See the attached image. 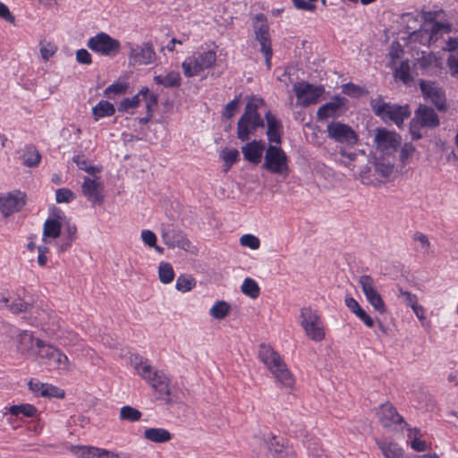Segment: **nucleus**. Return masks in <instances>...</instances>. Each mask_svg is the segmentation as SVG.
<instances>
[{"mask_svg":"<svg viewBox=\"0 0 458 458\" xmlns=\"http://www.w3.org/2000/svg\"><path fill=\"white\" fill-rule=\"evenodd\" d=\"M258 355L281 386L286 388L293 386L295 381L293 374L280 354L271 345L261 344L259 346Z\"/></svg>","mask_w":458,"mask_h":458,"instance_id":"nucleus-1","label":"nucleus"},{"mask_svg":"<svg viewBox=\"0 0 458 458\" xmlns=\"http://www.w3.org/2000/svg\"><path fill=\"white\" fill-rule=\"evenodd\" d=\"M369 106L374 114L379 117L384 123H393L397 127L403 124L405 119L411 114L408 104L399 105L395 103L386 102L382 96L371 98Z\"/></svg>","mask_w":458,"mask_h":458,"instance_id":"nucleus-2","label":"nucleus"},{"mask_svg":"<svg viewBox=\"0 0 458 458\" xmlns=\"http://www.w3.org/2000/svg\"><path fill=\"white\" fill-rule=\"evenodd\" d=\"M36 357L41 365L54 369H68L69 359L59 349L40 339H36Z\"/></svg>","mask_w":458,"mask_h":458,"instance_id":"nucleus-3","label":"nucleus"},{"mask_svg":"<svg viewBox=\"0 0 458 458\" xmlns=\"http://www.w3.org/2000/svg\"><path fill=\"white\" fill-rule=\"evenodd\" d=\"M253 29L255 39L260 44V51L265 56V63L267 69L271 68L273 55L269 26L267 17L263 13H258L253 18Z\"/></svg>","mask_w":458,"mask_h":458,"instance_id":"nucleus-4","label":"nucleus"},{"mask_svg":"<svg viewBox=\"0 0 458 458\" xmlns=\"http://www.w3.org/2000/svg\"><path fill=\"white\" fill-rule=\"evenodd\" d=\"M300 323L310 340L321 342L325 338L323 321L317 311L310 307L301 310Z\"/></svg>","mask_w":458,"mask_h":458,"instance_id":"nucleus-5","label":"nucleus"},{"mask_svg":"<svg viewBox=\"0 0 458 458\" xmlns=\"http://www.w3.org/2000/svg\"><path fill=\"white\" fill-rule=\"evenodd\" d=\"M262 169L276 174H288V157L281 147L268 145L266 148Z\"/></svg>","mask_w":458,"mask_h":458,"instance_id":"nucleus-6","label":"nucleus"},{"mask_svg":"<svg viewBox=\"0 0 458 458\" xmlns=\"http://www.w3.org/2000/svg\"><path fill=\"white\" fill-rule=\"evenodd\" d=\"M87 47L95 53L104 56H114L121 48L120 42L105 32H98L91 37Z\"/></svg>","mask_w":458,"mask_h":458,"instance_id":"nucleus-7","label":"nucleus"},{"mask_svg":"<svg viewBox=\"0 0 458 458\" xmlns=\"http://www.w3.org/2000/svg\"><path fill=\"white\" fill-rule=\"evenodd\" d=\"M328 138L337 143L354 146L358 142V135L353 129L340 122H331L327 126Z\"/></svg>","mask_w":458,"mask_h":458,"instance_id":"nucleus-8","label":"nucleus"},{"mask_svg":"<svg viewBox=\"0 0 458 458\" xmlns=\"http://www.w3.org/2000/svg\"><path fill=\"white\" fill-rule=\"evenodd\" d=\"M161 237L164 243L170 249L179 248L185 251H191V241L180 229H176L170 225H163Z\"/></svg>","mask_w":458,"mask_h":458,"instance_id":"nucleus-9","label":"nucleus"},{"mask_svg":"<svg viewBox=\"0 0 458 458\" xmlns=\"http://www.w3.org/2000/svg\"><path fill=\"white\" fill-rule=\"evenodd\" d=\"M26 205V194L14 191L6 194L0 193V211L4 217H9L21 210Z\"/></svg>","mask_w":458,"mask_h":458,"instance_id":"nucleus-10","label":"nucleus"},{"mask_svg":"<svg viewBox=\"0 0 458 458\" xmlns=\"http://www.w3.org/2000/svg\"><path fill=\"white\" fill-rule=\"evenodd\" d=\"M359 284L367 301L374 310L380 314L385 313L386 311V307L381 295L375 288L374 279L369 275H362L359 278Z\"/></svg>","mask_w":458,"mask_h":458,"instance_id":"nucleus-11","label":"nucleus"},{"mask_svg":"<svg viewBox=\"0 0 458 458\" xmlns=\"http://www.w3.org/2000/svg\"><path fill=\"white\" fill-rule=\"evenodd\" d=\"M296 98L302 106L316 104L324 92L323 86H315L309 82H297L293 85Z\"/></svg>","mask_w":458,"mask_h":458,"instance_id":"nucleus-12","label":"nucleus"},{"mask_svg":"<svg viewBox=\"0 0 458 458\" xmlns=\"http://www.w3.org/2000/svg\"><path fill=\"white\" fill-rule=\"evenodd\" d=\"M419 85L424 98L430 99L438 111L445 112L447 110L445 93L436 82L420 80Z\"/></svg>","mask_w":458,"mask_h":458,"instance_id":"nucleus-13","label":"nucleus"},{"mask_svg":"<svg viewBox=\"0 0 458 458\" xmlns=\"http://www.w3.org/2000/svg\"><path fill=\"white\" fill-rule=\"evenodd\" d=\"M413 123H418L422 128L433 130L440 125V119L434 108L424 104H420L414 111L411 118Z\"/></svg>","mask_w":458,"mask_h":458,"instance_id":"nucleus-14","label":"nucleus"},{"mask_svg":"<svg viewBox=\"0 0 458 458\" xmlns=\"http://www.w3.org/2000/svg\"><path fill=\"white\" fill-rule=\"evenodd\" d=\"M347 99L339 95H335L332 99L318 107L317 111L318 120L323 121L329 117H339L344 111Z\"/></svg>","mask_w":458,"mask_h":458,"instance_id":"nucleus-15","label":"nucleus"},{"mask_svg":"<svg viewBox=\"0 0 458 458\" xmlns=\"http://www.w3.org/2000/svg\"><path fill=\"white\" fill-rule=\"evenodd\" d=\"M81 191L86 199L94 206L103 204L105 196L103 194L104 185L102 182L89 177H84Z\"/></svg>","mask_w":458,"mask_h":458,"instance_id":"nucleus-16","label":"nucleus"},{"mask_svg":"<svg viewBox=\"0 0 458 458\" xmlns=\"http://www.w3.org/2000/svg\"><path fill=\"white\" fill-rule=\"evenodd\" d=\"M377 416L381 425L386 428H396L398 425L407 423L403 418L396 411V409L391 403L382 404L378 411Z\"/></svg>","mask_w":458,"mask_h":458,"instance_id":"nucleus-17","label":"nucleus"},{"mask_svg":"<svg viewBox=\"0 0 458 458\" xmlns=\"http://www.w3.org/2000/svg\"><path fill=\"white\" fill-rule=\"evenodd\" d=\"M374 142L381 151L395 150L400 144V136L386 128H377Z\"/></svg>","mask_w":458,"mask_h":458,"instance_id":"nucleus-18","label":"nucleus"},{"mask_svg":"<svg viewBox=\"0 0 458 458\" xmlns=\"http://www.w3.org/2000/svg\"><path fill=\"white\" fill-rule=\"evenodd\" d=\"M156 58V53L150 43L131 47L129 59L132 64H148Z\"/></svg>","mask_w":458,"mask_h":458,"instance_id":"nucleus-19","label":"nucleus"},{"mask_svg":"<svg viewBox=\"0 0 458 458\" xmlns=\"http://www.w3.org/2000/svg\"><path fill=\"white\" fill-rule=\"evenodd\" d=\"M264 150L265 142L262 140H253L242 147L244 159L253 165H259L261 162Z\"/></svg>","mask_w":458,"mask_h":458,"instance_id":"nucleus-20","label":"nucleus"},{"mask_svg":"<svg viewBox=\"0 0 458 458\" xmlns=\"http://www.w3.org/2000/svg\"><path fill=\"white\" fill-rule=\"evenodd\" d=\"M269 454L273 458H294L291 448L284 444V439L271 436L266 440Z\"/></svg>","mask_w":458,"mask_h":458,"instance_id":"nucleus-21","label":"nucleus"},{"mask_svg":"<svg viewBox=\"0 0 458 458\" xmlns=\"http://www.w3.org/2000/svg\"><path fill=\"white\" fill-rule=\"evenodd\" d=\"M265 119L267 125V140L269 143H276V145L281 144L283 130V124L281 121L277 120L276 116L271 113V111H267L266 113Z\"/></svg>","mask_w":458,"mask_h":458,"instance_id":"nucleus-22","label":"nucleus"},{"mask_svg":"<svg viewBox=\"0 0 458 458\" xmlns=\"http://www.w3.org/2000/svg\"><path fill=\"white\" fill-rule=\"evenodd\" d=\"M62 211L57 210L56 213H55V218L53 219H47L44 223V228H43V236L46 238H52L55 239L57 238L61 233L62 225L59 221V219L62 218Z\"/></svg>","mask_w":458,"mask_h":458,"instance_id":"nucleus-23","label":"nucleus"},{"mask_svg":"<svg viewBox=\"0 0 458 458\" xmlns=\"http://www.w3.org/2000/svg\"><path fill=\"white\" fill-rule=\"evenodd\" d=\"M377 445L386 458H409L396 443L377 440Z\"/></svg>","mask_w":458,"mask_h":458,"instance_id":"nucleus-24","label":"nucleus"},{"mask_svg":"<svg viewBox=\"0 0 458 458\" xmlns=\"http://www.w3.org/2000/svg\"><path fill=\"white\" fill-rule=\"evenodd\" d=\"M36 345L33 335L28 331L20 333L17 336V352L22 355L29 354Z\"/></svg>","mask_w":458,"mask_h":458,"instance_id":"nucleus-25","label":"nucleus"},{"mask_svg":"<svg viewBox=\"0 0 458 458\" xmlns=\"http://www.w3.org/2000/svg\"><path fill=\"white\" fill-rule=\"evenodd\" d=\"M144 437L154 443H165L171 440L172 434L162 428H150L145 429Z\"/></svg>","mask_w":458,"mask_h":458,"instance_id":"nucleus-26","label":"nucleus"},{"mask_svg":"<svg viewBox=\"0 0 458 458\" xmlns=\"http://www.w3.org/2000/svg\"><path fill=\"white\" fill-rule=\"evenodd\" d=\"M193 59L199 71L202 72L213 66L216 60V55L215 51L208 50L203 53H199L197 56H194Z\"/></svg>","mask_w":458,"mask_h":458,"instance_id":"nucleus-27","label":"nucleus"},{"mask_svg":"<svg viewBox=\"0 0 458 458\" xmlns=\"http://www.w3.org/2000/svg\"><path fill=\"white\" fill-rule=\"evenodd\" d=\"M154 81L158 85H163L165 88H175L181 84V76L178 72H170L165 76L156 75Z\"/></svg>","mask_w":458,"mask_h":458,"instance_id":"nucleus-28","label":"nucleus"},{"mask_svg":"<svg viewBox=\"0 0 458 458\" xmlns=\"http://www.w3.org/2000/svg\"><path fill=\"white\" fill-rule=\"evenodd\" d=\"M114 112H115L114 106L106 100L99 101L92 108L93 116L96 121H98L99 118H102V117L111 116L114 114Z\"/></svg>","mask_w":458,"mask_h":458,"instance_id":"nucleus-29","label":"nucleus"},{"mask_svg":"<svg viewBox=\"0 0 458 458\" xmlns=\"http://www.w3.org/2000/svg\"><path fill=\"white\" fill-rule=\"evenodd\" d=\"M256 130L251 128L245 116H241L237 123V138L242 142H246L250 140V135H253Z\"/></svg>","mask_w":458,"mask_h":458,"instance_id":"nucleus-30","label":"nucleus"},{"mask_svg":"<svg viewBox=\"0 0 458 458\" xmlns=\"http://www.w3.org/2000/svg\"><path fill=\"white\" fill-rule=\"evenodd\" d=\"M142 413L138 409L130 405L123 406L120 410L119 419L130 422H136L141 419Z\"/></svg>","mask_w":458,"mask_h":458,"instance_id":"nucleus-31","label":"nucleus"},{"mask_svg":"<svg viewBox=\"0 0 458 458\" xmlns=\"http://www.w3.org/2000/svg\"><path fill=\"white\" fill-rule=\"evenodd\" d=\"M1 301L13 314L27 311L30 308H31L30 303L23 301L20 299L14 300L12 303H9V299L7 297H3Z\"/></svg>","mask_w":458,"mask_h":458,"instance_id":"nucleus-32","label":"nucleus"},{"mask_svg":"<svg viewBox=\"0 0 458 458\" xmlns=\"http://www.w3.org/2000/svg\"><path fill=\"white\" fill-rule=\"evenodd\" d=\"M230 312V305L225 301H217L209 310L210 315L216 319H224Z\"/></svg>","mask_w":458,"mask_h":458,"instance_id":"nucleus-33","label":"nucleus"},{"mask_svg":"<svg viewBox=\"0 0 458 458\" xmlns=\"http://www.w3.org/2000/svg\"><path fill=\"white\" fill-rule=\"evenodd\" d=\"M241 289L245 295L250 297L251 299H257L260 293L259 284L255 280L250 277L244 279Z\"/></svg>","mask_w":458,"mask_h":458,"instance_id":"nucleus-34","label":"nucleus"},{"mask_svg":"<svg viewBox=\"0 0 458 458\" xmlns=\"http://www.w3.org/2000/svg\"><path fill=\"white\" fill-rule=\"evenodd\" d=\"M71 451L81 458H97L98 447L91 445H72Z\"/></svg>","mask_w":458,"mask_h":458,"instance_id":"nucleus-35","label":"nucleus"},{"mask_svg":"<svg viewBox=\"0 0 458 458\" xmlns=\"http://www.w3.org/2000/svg\"><path fill=\"white\" fill-rule=\"evenodd\" d=\"M9 412L13 416L22 414L25 417H33L37 413V409L34 405L23 403L20 405H13L9 408Z\"/></svg>","mask_w":458,"mask_h":458,"instance_id":"nucleus-36","label":"nucleus"},{"mask_svg":"<svg viewBox=\"0 0 458 458\" xmlns=\"http://www.w3.org/2000/svg\"><path fill=\"white\" fill-rule=\"evenodd\" d=\"M158 276L161 283H171L174 278V272L172 265L167 262H161L158 267Z\"/></svg>","mask_w":458,"mask_h":458,"instance_id":"nucleus-37","label":"nucleus"},{"mask_svg":"<svg viewBox=\"0 0 458 458\" xmlns=\"http://www.w3.org/2000/svg\"><path fill=\"white\" fill-rule=\"evenodd\" d=\"M154 389L158 394L157 398L165 401V403L171 404L173 403L171 395V391L169 388V379H163V382L159 383L157 386H154Z\"/></svg>","mask_w":458,"mask_h":458,"instance_id":"nucleus-38","label":"nucleus"},{"mask_svg":"<svg viewBox=\"0 0 458 458\" xmlns=\"http://www.w3.org/2000/svg\"><path fill=\"white\" fill-rule=\"evenodd\" d=\"M40 158L39 152L34 147H30L23 155V164L29 167H34L38 165Z\"/></svg>","mask_w":458,"mask_h":458,"instance_id":"nucleus-39","label":"nucleus"},{"mask_svg":"<svg viewBox=\"0 0 458 458\" xmlns=\"http://www.w3.org/2000/svg\"><path fill=\"white\" fill-rule=\"evenodd\" d=\"M239 151L236 148L233 149H227L225 148L222 151L221 157L225 161V168L224 169L225 172H227L233 165L237 163L239 161Z\"/></svg>","mask_w":458,"mask_h":458,"instance_id":"nucleus-40","label":"nucleus"},{"mask_svg":"<svg viewBox=\"0 0 458 458\" xmlns=\"http://www.w3.org/2000/svg\"><path fill=\"white\" fill-rule=\"evenodd\" d=\"M196 285V280L190 276L181 275L176 280L175 287L178 291L185 293L191 291Z\"/></svg>","mask_w":458,"mask_h":458,"instance_id":"nucleus-41","label":"nucleus"},{"mask_svg":"<svg viewBox=\"0 0 458 458\" xmlns=\"http://www.w3.org/2000/svg\"><path fill=\"white\" fill-rule=\"evenodd\" d=\"M140 96H142L146 102V109L149 112H154V107L157 106L158 98L154 93H149V89L147 87H143L140 90Z\"/></svg>","mask_w":458,"mask_h":458,"instance_id":"nucleus-42","label":"nucleus"},{"mask_svg":"<svg viewBox=\"0 0 458 458\" xmlns=\"http://www.w3.org/2000/svg\"><path fill=\"white\" fill-rule=\"evenodd\" d=\"M343 93L352 98H359L369 94V91L352 82H348L343 85Z\"/></svg>","mask_w":458,"mask_h":458,"instance_id":"nucleus-43","label":"nucleus"},{"mask_svg":"<svg viewBox=\"0 0 458 458\" xmlns=\"http://www.w3.org/2000/svg\"><path fill=\"white\" fill-rule=\"evenodd\" d=\"M373 166L375 174L384 178L390 176L394 170V165L390 162L377 161L373 164Z\"/></svg>","mask_w":458,"mask_h":458,"instance_id":"nucleus-44","label":"nucleus"},{"mask_svg":"<svg viewBox=\"0 0 458 458\" xmlns=\"http://www.w3.org/2000/svg\"><path fill=\"white\" fill-rule=\"evenodd\" d=\"M140 102V92L132 98H123L118 105L119 112H127L131 108L137 107Z\"/></svg>","mask_w":458,"mask_h":458,"instance_id":"nucleus-45","label":"nucleus"},{"mask_svg":"<svg viewBox=\"0 0 458 458\" xmlns=\"http://www.w3.org/2000/svg\"><path fill=\"white\" fill-rule=\"evenodd\" d=\"M394 75L405 84L412 81V77L410 74V66L405 62L401 63L400 66L395 70Z\"/></svg>","mask_w":458,"mask_h":458,"instance_id":"nucleus-46","label":"nucleus"},{"mask_svg":"<svg viewBox=\"0 0 458 458\" xmlns=\"http://www.w3.org/2000/svg\"><path fill=\"white\" fill-rule=\"evenodd\" d=\"M40 55L41 57L47 61L51 56H53L57 51V47L52 42H48L46 40H41L40 43Z\"/></svg>","mask_w":458,"mask_h":458,"instance_id":"nucleus-47","label":"nucleus"},{"mask_svg":"<svg viewBox=\"0 0 458 458\" xmlns=\"http://www.w3.org/2000/svg\"><path fill=\"white\" fill-rule=\"evenodd\" d=\"M64 394H65L63 389H60L57 386L47 384V383H46V386L43 388V391L40 392V395L43 397L64 398Z\"/></svg>","mask_w":458,"mask_h":458,"instance_id":"nucleus-48","label":"nucleus"},{"mask_svg":"<svg viewBox=\"0 0 458 458\" xmlns=\"http://www.w3.org/2000/svg\"><path fill=\"white\" fill-rule=\"evenodd\" d=\"M75 199V194L67 188H60L55 191L57 203H69Z\"/></svg>","mask_w":458,"mask_h":458,"instance_id":"nucleus-49","label":"nucleus"},{"mask_svg":"<svg viewBox=\"0 0 458 458\" xmlns=\"http://www.w3.org/2000/svg\"><path fill=\"white\" fill-rule=\"evenodd\" d=\"M240 243L242 246L249 247L251 250H257L259 248L260 241L259 239L253 234H243L240 238Z\"/></svg>","mask_w":458,"mask_h":458,"instance_id":"nucleus-50","label":"nucleus"},{"mask_svg":"<svg viewBox=\"0 0 458 458\" xmlns=\"http://www.w3.org/2000/svg\"><path fill=\"white\" fill-rule=\"evenodd\" d=\"M126 90V85L115 82L111 85H109L104 91V94L108 98H113L116 95H120Z\"/></svg>","mask_w":458,"mask_h":458,"instance_id":"nucleus-51","label":"nucleus"},{"mask_svg":"<svg viewBox=\"0 0 458 458\" xmlns=\"http://www.w3.org/2000/svg\"><path fill=\"white\" fill-rule=\"evenodd\" d=\"M160 372L157 370H155L148 362H147L143 367L138 371V374L142 377L145 380L149 382L150 380H153L155 377H157V375Z\"/></svg>","mask_w":458,"mask_h":458,"instance_id":"nucleus-52","label":"nucleus"},{"mask_svg":"<svg viewBox=\"0 0 458 458\" xmlns=\"http://www.w3.org/2000/svg\"><path fill=\"white\" fill-rule=\"evenodd\" d=\"M263 103L262 98H253L250 100L245 106L244 113L242 114H247V117L259 114L258 108L259 105Z\"/></svg>","mask_w":458,"mask_h":458,"instance_id":"nucleus-53","label":"nucleus"},{"mask_svg":"<svg viewBox=\"0 0 458 458\" xmlns=\"http://www.w3.org/2000/svg\"><path fill=\"white\" fill-rule=\"evenodd\" d=\"M182 67L184 75L188 78L193 77L201 72V71H199L196 64L194 63L193 58L190 61H184L182 64Z\"/></svg>","mask_w":458,"mask_h":458,"instance_id":"nucleus-54","label":"nucleus"},{"mask_svg":"<svg viewBox=\"0 0 458 458\" xmlns=\"http://www.w3.org/2000/svg\"><path fill=\"white\" fill-rule=\"evenodd\" d=\"M97 458H132L129 454H117L104 448L98 447Z\"/></svg>","mask_w":458,"mask_h":458,"instance_id":"nucleus-55","label":"nucleus"},{"mask_svg":"<svg viewBox=\"0 0 458 458\" xmlns=\"http://www.w3.org/2000/svg\"><path fill=\"white\" fill-rule=\"evenodd\" d=\"M238 104H239V98L235 97L234 99L230 101L225 106V109L222 113L223 117H225L226 119H231L234 115V114L238 108Z\"/></svg>","mask_w":458,"mask_h":458,"instance_id":"nucleus-56","label":"nucleus"},{"mask_svg":"<svg viewBox=\"0 0 458 458\" xmlns=\"http://www.w3.org/2000/svg\"><path fill=\"white\" fill-rule=\"evenodd\" d=\"M435 61L436 56L432 53L422 52L421 56L417 58V64L423 70L428 68Z\"/></svg>","mask_w":458,"mask_h":458,"instance_id":"nucleus-57","label":"nucleus"},{"mask_svg":"<svg viewBox=\"0 0 458 458\" xmlns=\"http://www.w3.org/2000/svg\"><path fill=\"white\" fill-rule=\"evenodd\" d=\"M76 61L81 64L89 65L92 63V57L87 49L81 48L76 52Z\"/></svg>","mask_w":458,"mask_h":458,"instance_id":"nucleus-58","label":"nucleus"},{"mask_svg":"<svg viewBox=\"0 0 458 458\" xmlns=\"http://www.w3.org/2000/svg\"><path fill=\"white\" fill-rule=\"evenodd\" d=\"M242 116H245V119L248 120L250 124H251V128L253 130L263 128L265 126V123L259 114L251 115L250 117H247V114H242Z\"/></svg>","mask_w":458,"mask_h":458,"instance_id":"nucleus-59","label":"nucleus"},{"mask_svg":"<svg viewBox=\"0 0 458 458\" xmlns=\"http://www.w3.org/2000/svg\"><path fill=\"white\" fill-rule=\"evenodd\" d=\"M141 239H142L143 242L149 247H153L157 243V236L150 230H142L141 231Z\"/></svg>","mask_w":458,"mask_h":458,"instance_id":"nucleus-60","label":"nucleus"},{"mask_svg":"<svg viewBox=\"0 0 458 458\" xmlns=\"http://www.w3.org/2000/svg\"><path fill=\"white\" fill-rule=\"evenodd\" d=\"M399 292H400V295L404 298V301L407 306H410L411 308H412L413 306L418 304V298L415 294H413L408 291H404L402 288L399 289Z\"/></svg>","mask_w":458,"mask_h":458,"instance_id":"nucleus-61","label":"nucleus"},{"mask_svg":"<svg viewBox=\"0 0 458 458\" xmlns=\"http://www.w3.org/2000/svg\"><path fill=\"white\" fill-rule=\"evenodd\" d=\"M371 169L368 168L365 171H361L360 173V178L361 180V182L363 184L367 185H377L379 183V181L377 179H372L371 178Z\"/></svg>","mask_w":458,"mask_h":458,"instance_id":"nucleus-62","label":"nucleus"},{"mask_svg":"<svg viewBox=\"0 0 458 458\" xmlns=\"http://www.w3.org/2000/svg\"><path fill=\"white\" fill-rule=\"evenodd\" d=\"M0 18L4 19V21L12 24H14L15 22V17L10 12L7 5H5L3 3H0Z\"/></svg>","mask_w":458,"mask_h":458,"instance_id":"nucleus-63","label":"nucleus"},{"mask_svg":"<svg viewBox=\"0 0 458 458\" xmlns=\"http://www.w3.org/2000/svg\"><path fill=\"white\" fill-rule=\"evenodd\" d=\"M295 8L302 11L314 12L316 5L305 0H292Z\"/></svg>","mask_w":458,"mask_h":458,"instance_id":"nucleus-64","label":"nucleus"}]
</instances>
